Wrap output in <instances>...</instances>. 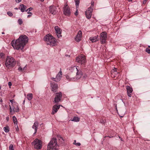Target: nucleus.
I'll list each match as a JSON object with an SVG mask.
<instances>
[{
	"instance_id": "obj_1",
	"label": "nucleus",
	"mask_w": 150,
	"mask_h": 150,
	"mask_svg": "<svg viewBox=\"0 0 150 150\" xmlns=\"http://www.w3.org/2000/svg\"><path fill=\"white\" fill-rule=\"evenodd\" d=\"M28 40L27 36L25 35H20L19 38L15 41L14 40H12L11 44L14 49L17 50H22L23 49Z\"/></svg>"
},
{
	"instance_id": "obj_2",
	"label": "nucleus",
	"mask_w": 150,
	"mask_h": 150,
	"mask_svg": "<svg viewBox=\"0 0 150 150\" xmlns=\"http://www.w3.org/2000/svg\"><path fill=\"white\" fill-rule=\"evenodd\" d=\"M16 64L14 59L11 57L8 56L6 57L5 62V65L9 69L13 67Z\"/></svg>"
},
{
	"instance_id": "obj_3",
	"label": "nucleus",
	"mask_w": 150,
	"mask_h": 150,
	"mask_svg": "<svg viewBox=\"0 0 150 150\" xmlns=\"http://www.w3.org/2000/svg\"><path fill=\"white\" fill-rule=\"evenodd\" d=\"M44 39L48 45L53 46H55L56 44V39L51 35L47 34L45 36Z\"/></svg>"
},
{
	"instance_id": "obj_4",
	"label": "nucleus",
	"mask_w": 150,
	"mask_h": 150,
	"mask_svg": "<svg viewBox=\"0 0 150 150\" xmlns=\"http://www.w3.org/2000/svg\"><path fill=\"white\" fill-rule=\"evenodd\" d=\"M58 146L56 139L53 138L47 145V150H57Z\"/></svg>"
},
{
	"instance_id": "obj_5",
	"label": "nucleus",
	"mask_w": 150,
	"mask_h": 150,
	"mask_svg": "<svg viewBox=\"0 0 150 150\" xmlns=\"http://www.w3.org/2000/svg\"><path fill=\"white\" fill-rule=\"evenodd\" d=\"M67 69L71 72L75 71L76 70L77 71L76 76V80L79 79L82 75V72L81 71L79 70L76 67L73 66L69 67Z\"/></svg>"
},
{
	"instance_id": "obj_6",
	"label": "nucleus",
	"mask_w": 150,
	"mask_h": 150,
	"mask_svg": "<svg viewBox=\"0 0 150 150\" xmlns=\"http://www.w3.org/2000/svg\"><path fill=\"white\" fill-rule=\"evenodd\" d=\"M32 145L34 146L35 148L37 149H40L42 147L41 141L36 139L32 143Z\"/></svg>"
},
{
	"instance_id": "obj_7",
	"label": "nucleus",
	"mask_w": 150,
	"mask_h": 150,
	"mask_svg": "<svg viewBox=\"0 0 150 150\" xmlns=\"http://www.w3.org/2000/svg\"><path fill=\"white\" fill-rule=\"evenodd\" d=\"M107 38V34L106 32H102L100 35V40L101 43L103 44L106 42Z\"/></svg>"
},
{
	"instance_id": "obj_8",
	"label": "nucleus",
	"mask_w": 150,
	"mask_h": 150,
	"mask_svg": "<svg viewBox=\"0 0 150 150\" xmlns=\"http://www.w3.org/2000/svg\"><path fill=\"white\" fill-rule=\"evenodd\" d=\"M62 97V93L61 92L56 93L53 102L54 103H57L61 101Z\"/></svg>"
},
{
	"instance_id": "obj_9",
	"label": "nucleus",
	"mask_w": 150,
	"mask_h": 150,
	"mask_svg": "<svg viewBox=\"0 0 150 150\" xmlns=\"http://www.w3.org/2000/svg\"><path fill=\"white\" fill-rule=\"evenodd\" d=\"M63 13L65 16H69L71 15V12L70 8L67 4L64 5L63 8Z\"/></svg>"
},
{
	"instance_id": "obj_10",
	"label": "nucleus",
	"mask_w": 150,
	"mask_h": 150,
	"mask_svg": "<svg viewBox=\"0 0 150 150\" xmlns=\"http://www.w3.org/2000/svg\"><path fill=\"white\" fill-rule=\"evenodd\" d=\"M76 61L78 63L81 64H84L85 63V58L84 56L81 55L77 57L76 58Z\"/></svg>"
},
{
	"instance_id": "obj_11",
	"label": "nucleus",
	"mask_w": 150,
	"mask_h": 150,
	"mask_svg": "<svg viewBox=\"0 0 150 150\" xmlns=\"http://www.w3.org/2000/svg\"><path fill=\"white\" fill-rule=\"evenodd\" d=\"M93 11V8L91 7H89L85 12V14L86 18L89 19L91 18Z\"/></svg>"
},
{
	"instance_id": "obj_12",
	"label": "nucleus",
	"mask_w": 150,
	"mask_h": 150,
	"mask_svg": "<svg viewBox=\"0 0 150 150\" xmlns=\"http://www.w3.org/2000/svg\"><path fill=\"white\" fill-rule=\"evenodd\" d=\"M62 73L61 70V69H60V70L58 74L56 75L55 78H52L51 79L53 80L54 81H56V82H58L61 79V78L62 77Z\"/></svg>"
},
{
	"instance_id": "obj_13",
	"label": "nucleus",
	"mask_w": 150,
	"mask_h": 150,
	"mask_svg": "<svg viewBox=\"0 0 150 150\" xmlns=\"http://www.w3.org/2000/svg\"><path fill=\"white\" fill-rule=\"evenodd\" d=\"M55 31V33L58 38H60L62 37L61 35L62 30L61 28L57 26H55L54 27Z\"/></svg>"
},
{
	"instance_id": "obj_14",
	"label": "nucleus",
	"mask_w": 150,
	"mask_h": 150,
	"mask_svg": "<svg viewBox=\"0 0 150 150\" xmlns=\"http://www.w3.org/2000/svg\"><path fill=\"white\" fill-rule=\"evenodd\" d=\"M50 85L51 91L54 92H56L58 88L57 84L54 82H51L50 83Z\"/></svg>"
},
{
	"instance_id": "obj_15",
	"label": "nucleus",
	"mask_w": 150,
	"mask_h": 150,
	"mask_svg": "<svg viewBox=\"0 0 150 150\" xmlns=\"http://www.w3.org/2000/svg\"><path fill=\"white\" fill-rule=\"evenodd\" d=\"M49 11L50 13L53 15L56 14L57 12V8L53 6H50Z\"/></svg>"
},
{
	"instance_id": "obj_16",
	"label": "nucleus",
	"mask_w": 150,
	"mask_h": 150,
	"mask_svg": "<svg viewBox=\"0 0 150 150\" xmlns=\"http://www.w3.org/2000/svg\"><path fill=\"white\" fill-rule=\"evenodd\" d=\"M60 105H54L52 108V111L51 112V114L54 115L55 113H56L57 111L60 108Z\"/></svg>"
},
{
	"instance_id": "obj_17",
	"label": "nucleus",
	"mask_w": 150,
	"mask_h": 150,
	"mask_svg": "<svg viewBox=\"0 0 150 150\" xmlns=\"http://www.w3.org/2000/svg\"><path fill=\"white\" fill-rule=\"evenodd\" d=\"M126 89L128 96L129 97H131L132 96V93L133 91L132 88L129 86H126Z\"/></svg>"
},
{
	"instance_id": "obj_18",
	"label": "nucleus",
	"mask_w": 150,
	"mask_h": 150,
	"mask_svg": "<svg viewBox=\"0 0 150 150\" xmlns=\"http://www.w3.org/2000/svg\"><path fill=\"white\" fill-rule=\"evenodd\" d=\"M82 33L81 30H79L76 36L75 40L77 42H79L81 40Z\"/></svg>"
},
{
	"instance_id": "obj_19",
	"label": "nucleus",
	"mask_w": 150,
	"mask_h": 150,
	"mask_svg": "<svg viewBox=\"0 0 150 150\" xmlns=\"http://www.w3.org/2000/svg\"><path fill=\"white\" fill-rule=\"evenodd\" d=\"M38 126V122H36L34 123V124L32 126V128L34 129L35 130L34 134H35L36 133Z\"/></svg>"
},
{
	"instance_id": "obj_20",
	"label": "nucleus",
	"mask_w": 150,
	"mask_h": 150,
	"mask_svg": "<svg viewBox=\"0 0 150 150\" xmlns=\"http://www.w3.org/2000/svg\"><path fill=\"white\" fill-rule=\"evenodd\" d=\"M66 77L67 79L69 81H75L77 80L76 79V77L75 78L70 77V76L67 75H66Z\"/></svg>"
},
{
	"instance_id": "obj_21",
	"label": "nucleus",
	"mask_w": 150,
	"mask_h": 150,
	"mask_svg": "<svg viewBox=\"0 0 150 150\" xmlns=\"http://www.w3.org/2000/svg\"><path fill=\"white\" fill-rule=\"evenodd\" d=\"M98 36H97L92 37L90 38V40L92 42H95L98 40Z\"/></svg>"
},
{
	"instance_id": "obj_22",
	"label": "nucleus",
	"mask_w": 150,
	"mask_h": 150,
	"mask_svg": "<svg viewBox=\"0 0 150 150\" xmlns=\"http://www.w3.org/2000/svg\"><path fill=\"white\" fill-rule=\"evenodd\" d=\"M20 6L21 7L20 10L21 11L23 12L27 8L26 6L23 4H21Z\"/></svg>"
},
{
	"instance_id": "obj_23",
	"label": "nucleus",
	"mask_w": 150,
	"mask_h": 150,
	"mask_svg": "<svg viewBox=\"0 0 150 150\" xmlns=\"http://www.w3.org/2000/svg\"><path fill=\"white\" fill-rule=\"evenodd\" d=\"M71 120L75 122H78L80 120V118L77 117H74L73 119H71Z\"/></svg>"
},
{
	"instance_id": "obj_24",
	"label": "nucleus",
	"mask_w": 150,
	"mask_h": 150,
	"mask_svg": "<svg viewBox=\"0 0 150 150\" xmlns=\"http://www.w3.org/2000/svg\"><path fill=\"white\" fill-rule=\"evenodd\" d=\"M27 98L29 100H30L33 98V94L29 93L27 96Z\"/></svg>"
},
{
	"instance_id": "obj_25",
	"label": "nucleus",
	"mask_w": 150,
	"mask_h": 150,
	"mask_svg": "<svg viewBox=\"0 0 150 150\" xmlns=\"http://www.w3.org/2000/svg\"><path fill=\"white\" fill-rule=\"evenodd\" d=\"M9 106L10 112L11 113V114H13L15 112V107H14V106H13L12 107H11L10 105H9Z\"/></svg>"
},
{
	"instance_id": "obj_26",
	"label": "nucleus",
	"mask_w": 150,
	"mask_h": 150,
	"mask_svg": "<svg viewBox=\"0 0 150 150\" xmlns=\"http://www.w3.org/2000/svg\"><path fill=\"white\" fill-rule=\"evenodd\" d=\"M26 65L23 68H22L21 66H19V67L18 69V70L20 72H23L24 70H26Z\"/></svg>"
},
{
	"instance_id": "obj_27",
	"label": "nucleus",
	"mask_w": 150,
	"mask_h": 150,
	"mask_svg": "<svg viewBox=\"0 0 150 150\" xmlns=\"http://www.w3.org/2000/svg\"><path fill=\"white\" fill-rule=\"evenodd\" d=\"M13 122L15 124L17 125V120L16 117L15 116H13Z\"/></svg>"
},
{
	"instance_id": "obj_28",
	"label": "nucleus",
	"mask_w": 150,
	"mask_h": 150,
	"mask_svg": "<svg viewBox=\"0 0 150 150\" xmlns=\"http://www.w3.org/2000/svg\"><path fill=\"white\" fill-rule=\"evenodd\" d=\"M75 2L76 8H78L80 3V0H75Z\"/></svg>"
},
{
	"instance_id": "obj_29",
	"label": "nucleus",
	"mask_w": 150,
	"mask_h": 150,
	"mask_svg": "<svg viewBox=\"0 0 150 150\" xmlns=\"http://www.w3.org/2000/svg\"><path fill=\"white\" fill-rule=\"evenodd\" d=\"M4 130L5 132L7 133L9 131V128L8 126L4 127Z\"/></svg>"
},
{
	"instance_id": "obj_30",
	"label": "nucleus",
	"mask_w": 150,
	"mask_h": 150,
	"mask_svg": "<svg viewBox=\"0 0 150 150\" xmlns=\"http://www.w3.org/2000/svg\"><path fill=\"white\" fill-rule=\"evenodd\" d=\"M18 23L20 25H21L22 24L23 21L21 19L19 18L18 19Z\"/></svg>"
},
{
	"instance_id": "obj_31",
	"label": "nucleus",
	"mask_w": 150,
	"mask_h": 150,
	"mask_svg": "<svg viewBox=\"0 0 150 150\" xmlns=\"http://www.w3.org/2000/svg\"><path fill=\"white\" fill-rule=\"evenodd\" d=\"M9 150H14L13 145L12 144L10 145L9 147Z\"/></svg>"
},
{
	"instance_id": "obj_32",
	"label": "nucleus",
	"mask_w": 150,
	"mask_h": 150,
	"mask_svg": "<svg viewBox=\"0 0 150 150\" xmlns=\"http://www.w3.org/2000/svg\"><path fill=\"white\" fill-rule=\"evenodd\" d=\"M7 14L10 16H11L13 15V13L10 11H8L7 12Z\"/></svg>"
},
{
	"instance_id": "obj_33",
	"label": "nucleus",
	"mask_w": 150,
	"mask_h": 150,
	"mask_svg": "<svg viewBox=\"0 0 150 150\" xmlns=\"http://www.w3.org/2000/svg\"><path fill=\"white\" fill-rule=\"evenodd\" d=\"M59 141L60 144H63L64 142V140L63 138L59 139Z\"/></svg>"
},
{
	"instance_id": "obj_34",
	"label": "nucleus",
	"mask_w": 150,
	"mask_h": 150,
	"mask_svg": "<svg viewBox=\"0 0 150 150\" xmlns=\"http://www.w3.org/2000/svg\"><path fill=\"white\" fill-rule=\"evenodd\" d=\"M145 51L148 53L149 54H150V49H149L148 48H146V49Z\"/></svg>"
},
{
	"instance_id": "obj_35",
	"label": "nucleus",
	"mask_w": 150,
	"mask_h": 150,
	"mask_svg": "<svg viewBox=\"0 0 150 150\" xmlns=\"http://www.w3.org/2000/svg\"><path fill=\"white\" fill-rule=\"evenodd\" d=\"M27 13H28V14H29L28 15V16H27L28 18L30 17L31 16H32V13L31 12H29V11H28V12H27Z\"/></svg>"
},
{
	"instance_id": "obj_36",
	"label": "nucleus",
	"mask_w": 150,
	"mask_h": 150,
	"mask_svg": "<svg viewBox=\"0 0 150 150\" xmlns=\"http://www.w3.org/2000/svg\"><path fill=\"white\" fill-rule=\"evenodd\" d=\"M94 5V2L93 1H92L91 2V5L90 7H91L93 8V7Z\"/></svg>"
},
{
	"instance_id": "obj_37",
	"label": "nucleus",
	"mask_w": 150,
	"mask_h": 150,
	"mask_svg": "<svg viewBox=\"0 0 150 150\" xmlns=\"http://www.w3.org/2000/svg\"><path fill=\"white\" fill-rule=\"evenodd\" d=\"M75 145L77 146H79L81 145V144L79 142H77V143H76L75 144Z\"/></svg>"
},
{
	"instance_id": "obj_38",
	"label": "nucleus",
	"mask_w": 150,
	"mask_h": 150,
	"mask_svg": "<svg viewBox=\"0 0 150 150\" xmlns=\"http://www.w3.org/2000/svg\"><path fill=\"white\" fill-rule=\"evenodd\" d=\"M114 105L115 106V110H116V111L117 112H118V110L117 109V105L115 104H114Z\"/></svg>"
},
{
	"instance_id": "obj_39",
	"label": "nucleus",
	"mask_w": 150,
	"mask_h": 150,
	"mask_svg": "<svg viewBox=\"0 0 150 150\" xmlns=\"http://www.w3.org/2000/svg\"><path fill=\"white\" fill-rule=\"evenodd\" d=\"M116 70H117V69L115 68V67H114V69L112 70V72H115V71L116 72L117 71Z\"/></svg>"
},
{
	"instance_id": "obj_40",
	"label": "nucleus",
	"mask_w": 150,
	"mask_h": 150,
	"mask_svg": "<svg viewBox=\"0 0 150 150\" xmlns=\"http://www.w3.org/2000/svg\"><path fill=\"white\" fill-rule=\"evenodd\" d=\"M57 137L59 139H59H61V138H63L62 137H61V136L60 135H58L57 136Z\"/></svg>"
},
{
	"instance_id": "obj_41",
	"label": "nucleus",
	"mask_w": 150,
	"mask_h": 150,
	"mask_svg": "<svg viewBox=\"0 0 150 150\" xmlns=\"http://www.w3.org/2000/svg\"><path fill=\"white\" fill-rule=\"evenodd\" d=\"M21 1L22 0H16V2L17 3H20Z\"/></svg>"
},
{
	"instance_id": "obj_42",
	"label": "nucleus",
	"mask_w": 150,
	"mask_h": 150,
	"mask_svg": "<svg viewBox=\"0 0 150 150\" xmlns=\"http://www.w3.org/2000/svg\"><path fill=\"white\" fill-rule=\"evenodd\" d=\"M74 14L76 16H77L78 15V10H77L76 11V12L74 13Z\"/></svg>"
},
{
	"instance_id": "obj_43",
	"label": "nucleus",
	"mask_w": 150,
	"mask_h": 150,
	"mask_svg": "<svg viewBox=\"0 0 150 150\" xmlns=\"http://www.w3.org/2000/svg\"><path fill=\"white\" fill-rule=\"evenodd\" d=\"M19 108L18 107H17L15 111L16 112H18L19 111Z\"/></svg>"
},
{
	"instance_id": "obj_44",
	"label": "nucleus",
	"mask_w": 150,
	"mask_h": 150,
	"mask_svg": "<svg viewBox=\"0 0 150 150\" xmlns=\"http://www.w3.org/2000/svg\"><path fill=\"white\" fill-rule=\"evenodd\" d=\"M28 11H29V12H30V11H32L33 9V8L32 7H30L29 8H28Z\"/></svg>"
},
{
	"instance_id": "obj_45",
	"label": "nucleus",
	"mask_w": 150,
	"mask_h": 150,
	"mask_svg": "<svg viewBox=\"0 0 150 150\" xmlns=\"http://www.w3.org/2000/svg\"><path fill=\"white\" fill-rule=\"evenodd\" d=\"M8 85L10 86L12 85V83L11 82H9L8 83Z\"/></svg>"
},
{
	"instance_id": "obj_46",
	"label": "nucleus",
	"mask_w": 150,
	"mask_h": 150,
	"mask_svg": "<svg viewBox=\"0 0 150 150\" xmlns=\"http://www.w3.org/2000/svg\"><path fill=\"white\" fill-rule=\"evenodd\" d=\"M19 130V128L18 127V125H17V127L16 128V130L17 131H18Z\"/></svg>"
},
{
	"instance_id": "obj_47",
	"label": "nucleus",
	"mask_w": 150,
	"mask_h": 150,
	"mask_svg": "<svg viewBox=\"0 0 150 150\" xmlns=\"http://www.w3.org/2000/svg\"><path fill=\"white\" fill-rule=\"evenodd\" d=\"M14 100L13 99V100H10V102L12 104H13V102Z\"/></svg>"
},
{
	"instance_id": "obj_48",
	"label": "nucleus",
	"mask_w": 150,
	"mask_h": 150,
	"mask_svg": "<svg viewBox=\"0 0 150 150\" xmlns=\"http://www.w3.org/2000/svg\"><path fill=\"white\" fill-rule=\"evenodd\" d=\"M76 140H74V142L73 143V144H74L75 145V144L76 143Z\"/></svg>"
},
{
	"instance_id": "obj_49",
	"label": "nucleus",
	"mask_w": 150,
	"mask_h": 150,
	"mask_svg": "<svg viewBox=\"0 0 150 150\" xmlns=\"http://www.w3.org/2000/svg\"><path fill=\"white\" fill-rule=\"evenodd\" d=\"M20 7H19L18 8H17V7H16V8H14V9H15V10H18V9H20Z\"/></svg>"
},
{
	"instance_id": "obj_50",
	"label": "nucleus",
	"mask_w": 150,
	"mask_h": 150,
	"mask_svg": "<svg viewBox=\"0 0 150 150\" xmlns=\"http://www.w3.org/2000/svg\"><path fill=\"white\" fill-rule=\"evenodd\" d=\"M3 101L2 99H1L0 100V102L2 103Z\"/></svg>"
},
{
	"instance_id": "obj_51",
	"label": "nucleus",
	"mask_w": 150,
	"mask_h": 150,
	"mask_svg": "<svg viewBox=\"0 0 150 150\" xmlns=\"http://www.w3.org/2000/svg\"><path fill=\"white\" fill-rule=\"evenodd\" d=\"M6 120H7V121H8V119H9V117H7L6 118Z\"/></svg>"
},
{
	"instance_id": "obj_52",
	"label": "nucleus",
	"mask_w": 150,
	"mask_h": 150,
	"mask_svg": "<svg viewBox=\"0 0 150 150\" xmlns=\"http://www.w3.org/2000/svg\"><path fill=\"white\" fill-rule=\"evenodd\" d=\"M25 100H24L23 102V104H24V103H25Z\"/></svg>"
},
{
	"instance_id": "obj_53",
	"label": "nucleus",
	"mask_w": 150,
	"mask_h": 150,
	"mask_svg": "<svg viewBox=\"0 0 150 150\" xmlns=\"http://www.w3.org/2000/svg\"><path fill=\"white\" fill-rule=\"evenodd\" d=\"M44 0H40V1L42 2H43L44 1Z\"/></svg>"
},
{
	"instance_id": "obj_54",
	"label": "nucleus",
	"mask_w": 150,
	"mask_h": 150,
	"mask_svg": "<svg viewBox=\"0 0 150 150\" xmlns=\"http://www.w3.org/2000/svg\"><path fill=\"white\" fill-rule=\"evenodd\" d=\"M28 11V9H27V10H26V9L25 10V11L26 12H27Z\"/></svg>"
},
{
	"instance_id": "obj_55",
	"label": "nucleus",
	"mask_w": 150,
	"mask_h": 150,
	"mask_svg": "<svg viewBox=\"0 0 150 150\" xmlns=\"http://www.w3.org/2000/svg\"><path fill=\"white\" fill-rule=\"evenodd\" d=\"M2 34H4V32H2Z\"/></svg>"
},
{
	"instance_id": "obj_56",
	"label": "nucleus",
	"mask_w": 150,
	"mask_h": 150,
	"mask_svg": "<svg viewBox=\"0 0 150 150\" xmlns=\"http://www.w3.org/2000/svg\"><path fill=\"white\" fill-rule=\"evenodd\" d=\"M128 1H132V0H128Z\"/></svg>"
},
{
	"instance_id": "obj_57",
	"label": "nucleus",
	"mask_w": 150,
	"mask_h": 150,
	"mask_svg": "<svg viewBox=\"0 0 150 150\" xmlns=\"http://www.w3.org/2000/svg\"><path fill=\"white\" fill-rule=\"evenodd\" d=\"M1 86L0 85V90L1 89Z\"/></svg>"
},
{
	"instance_id": "obj_58",
	"label": "nucleus",
	"mask_w": 150,
	"mask_h": 150,
	"mask_svg": "<svg viewBox=\"0 0 150 150\" xmlns=\"http://www.w3.org/2000/svg\"><path fill=\"white\" fill-rule=\"evenodd\" d=\"M148 47H150V46H148Z\"/></svg>"
},
{
	"instance_id": "obj_59",
	"label": "nucleus",
	"mask_w": 150,
	"mask_h": 150,
	"mask_svg": "<svg viewBox=\"0 0 150 150\" xmlns=\"http://www.w3.org/2000/svg\"><path fill=\"white\" fill-rule=\"evenodd\" d=\"M1 64H0V67L1 66Z\"/></svg>"
}]
</instances>
